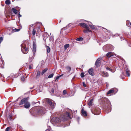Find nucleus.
I'll return each mask as SVG.
<instances>
[{
    "label": "nucleus",
    "instance_id": "obj_51",
    "mask_svg": "<svg viewBox=\"0 0 131 131\" xmlns=\"http://www.w3.org/2000/svg\"><path fill=\"white\" fill-rule=\"evenodd\" d=\"M52 91V92H53V91H53V90Z\"/></svg>",
    "mask_w": 131,
    "mask_h": 131
},
{
    "label": "nucleus",
    "instance_id": "obj_50",
    "mask_svg": "<svg viewBox=\"0 0 131 131\" xmlns=\"http://www.w3.org/2000/svg\"><path fill=\"white\" fill-rule=\"evenodd\" d=\"M52 91V92H53V91H53V90Z\"/></svg>",
    "mask_w": 131,
    "mask_h": 131
},
{
    "label": "nucleus",
    "instance_id": "obj_2",
    "mask_svg": "<svg viewBox=\"0 0 131 131\" xmlns=\"http://www.w3.org/2000/svg\"><path fill=\"white\" fill-rule=\"evenodd\" d=\"M29 43L28 41L26 40L24 41L21 45V51L24 54L27 53L28 51V48L26 47V46L28 45Z\"/></svg>",
    "mask_w": 131,
    "mask_h": 131
},
{
    "label": "nucleus",
    "instance_id": "obj_26",
    "mask_svg": "<svg viewBox=\"0 0 131 131\" xmlns=\"http://www.w3.org/2000/svg\"><path fill=\"white\" fill-rule=\"evenodd\" d=\"M36 31V29L35 28H34L32 32V34L33 36H35V35Z\"/></svg>",
    "mask_w": 131,
    "mask_h": 131
},
{
    "label": "nucleus",
    "instance_id": "obj_3",
    "mask_svg": "<svg viewBox=\"0 0 131 131\" xmlns=\"http://www.w3.org/2000/svg\"><path fill=\"white\" fill-rule=\"evenodd\" d=\"M61 120L63 121H65L67 120L71 119L70 116V113L66 112L65 113L62 115L61 117Z\"/></svg>",
    "mask_w": 131,
    "mask_h": 131
},
{
    "label": "nucleus",
    "instance_id": "obj_15",
    "mask_svg": "<svg viewBox=\"0 0 131 131\" xmlns=\"http://www.w3.org/2000/svg\"><path fill=\"white\" fill-rule=\"evenodd\" d=\"M93 70V69H91L89 70L88 71L89 73L92 76H93L94 74Z\"/></svg>",
    "mask_w": 131,
    "mask_h": 131
},
{
    "label": "nucleus",
    "instance_id": "obj_25",
    "mask_svg": "<svg viewBox=\"0 0 131 131\" xmlns=\"http://www.w3.org/2000/svg\"><path fill=\"white\" fill-rule=\"evenodd\" d=\"M12 10L13 12L15 14H16L17 12V11L15 8H12Z\"/></svg>",
    "mask_w": 131,
    "mask_h": 131
},
{
    "label": "nucleus",
    "instance_id": "obj_5",
    "mask_svg": "<svg viewBox=\"0 0 131 131\" xmlns=\"http://www.w3.org/2000/svg\"><path fill=\"white\" fill-rule=\"evenodd\" d=\"M51 121L55 123H59L61 122L60 119L59 118L56 117L53 118L51 119Z\"/></svg>",
    "mask_w": 131,
    "mask_h": 131
},
{
    "label": "nucleus",
    "instance_id": "obj_6",
    "mask_svg": "<svg viewBox=\"0 0 131 131\" xmlns=\"http://www.w3.org/2000/svg\"><path fill=\"white\" fill-rule=\"evenodd\" d=\"M118 90L117 89L115 88H113L109 90V91L107 92V95L109 96H110L109 94L111 93H116Z\"/></svg>",
    "mask_w": 131,
    "mask_h": 131
},
{
    "label": "nucleus",
    "instance_id": "obj_49",
    "mask_svg": "<svg viewBox=\"0 0 131 131\" xmlns=\"http://www.w3.org/2000/svg\"><path fill=\"white\" fill-rule=\"evenodd\" d=\"M130 25L131 26V23H130Z\"/></svg>",
    "mask_w": 131,
    "mask_h": 131
},
{
    "label": "nucleus",
    "instance_id": "obj_17",
    "mask_svg": "<svg viewBox=\"0 0 131 131\" xmlns=\"http://www.w3.org/2000/svg\"><path fill=\"white\" fill-rule=\"evenodd\" d=\"M126 74L128 77H129L130 75V72L128 69H127L126 70Z\"/></svg>",
    "mask_w": 131,
    "mask_h": 131
},
{
    "label": "nucleus",
    "instance_id": "obj_31",
    "mask_svg": "<svg viewBox=\"0 0 131 131\" xmlns=\"http://www.w3.org/2000/svg\"><path fill=\"white\" fill-rule=\"evenodd\" d=\"M54 75V74L53 73H52L51 74L49 75L48 76V78H50L53 77Z\"/></svg>",
    "mask_w": 131,
    "mask_h": 131
},
{
    "label": "nucleus",
    "instance_id": "obj_32",
    "mask_svg": "<svg viewBox=\"0 0 131 131\" xmlns=\"http://www.w3.org/2000/svg\"><path fill=\"white\" fill-rule=\"evenodd\" d=\"M63 75V74H62L61 75H60L59 76H57L56 79L55 81H56V80L58 79L60 77H61Z\"/></svg>",
    "mask_w": 131,
    "mask_h": 131
},
{
    "label": "nucleus",
    "instance_id": "obj_24",
    "mask_svg": "<svg viewBox=\"0 0 131 131\" xmlns=\"http://www.w3.org/2000/svg\"><path fill=\"white\" fill-rule=\"evenodd\" d=\"M93 99H91L88 102V105L89 106H91L92 105Z\"/></svg>",
    "mask_w": 131,
    "mask_h": 131
},
{
    "label": "nucleus",
    "instance_id": "obj_23",
    "mask_svg": "<svg viewBox=\"0 0 131 131\" xmlns=\"http://www.w3.org/2000/svg\"><path fill=\"white\" fill-rule=\"evenodd\" d=\"M86 30H84V32H90V30L89 29V27L88 26V28H86Z\"/></svg>",
    "mask_w": 131,
    "mask_h": 131
},
{
    "label": "nucleus",
    "instance_id": "obj_21",
    "mask_svg": "<svg viewBox=\"0 0 131 131\" xmlns=\"http://www.w3.org/2000/svg\"><path fill=\"white\" fill-rule=\"evenodd\" d=\"M48 70V69L47 68H45L44 70H43L41 73V74L42 75H43Z\"/></svg>",
    "mask_w": 131,
    "mask_h": 131
},
{
    "label": "nucleus",
    "instance_id": "obj_1",
    "mask_svg": "<svg viewBox=\"0 0 131 131\" xmlns=\"http://www.w3.org/2000/svg\"><path fill=\"white\" fill-rule=\"evenodd\" d=\"M104 106L106 109V111L108 113L111 111V105L110 101L107 99H105L104 103Z\"/></svg>",
    "mask_w": 131,
    "mask_h": 131
},
{
    "label": "nucleus",
    "instance_id": "obj_42",
    "mask_svg": "<svg viewBox=\"0 0 131 131\" xmlns=\"http://www.w3.org/2000/svg\"><path fill=\"white\" fill-rule=\"evenodd\" d=\"M8 118L10 120H11V116L9 114Z\"/></svg>",
    "mask_w": 131,
    "mask_h": 131
},
{
    "label": "nucleus",
    "instance_id": "obj_44",
    "mask_svg": "<svg viewBox=\"0 0 131 131\" xmlns=\"http://www.w3.org/2000/svg\"><path fill=\"white\" fill-rule=\"evenodd\" d=\"M18 16L19 17H21V15L19 14Z\"/></svg>",
    "mask_w": 131,
    "mask_h": 131
},
{
    "label": "nucleus",
    "instance_id": "obj_10",
    "mask_svg": "<svg viewBox=\"0 0 131 131\" xmlns=\"http://www.w3.org/2000/svg\"><path fill=\"white\" fill-rule=\"evenodd\" d=\"M38 114L40 115H42L43 113V111L42 108H41L40 109L38 110Z\"/></svg>",
    "mask_w": 131,
    "mask_h": 131
},
{
    "label": "nucleus",
    "instance_id": "obj_29",
    "mask_svg": "<svg viewBox=\"0 0 131 131\" xmlns=\"http://www.w3.org/2000/svg\"><path fill=\"white\" fill-rule=\"evenodd\" d=\"M69 46V44H67L65 45L64 46V48L65 49H67L68 47Z\"/></svg>",
    "mask_w": 131,
    "mask_h": 131
},
{
    "label": "nucleus",
    "instance_id": "obj_48",
    "mask_svg": "<svg viewBox=\"0 0 131 131\" xmlns=\"http://www.w3.org/2000/svg\"><path fill=\"white\" fill-rule=\"evenodd\" d=\"M33 26V25L32 24V25H30V27H32Z\"/></svg>",
    "mask_w": 131,
    "mask_h": 131
},
{
    "label": "nucleus",
    "instance_id": "obj_13",
    "mask_svg": "<svg viewBox=\"0 0 131 131\" xmlns=\"http://www.w3.org/2000/svg\"><path fill=\"white\" fill-rule=\"evenodd\" d=\"M79 25L81 26H82L84 28H88V26L86 25L84 23H81L79 24Z\"/></svg>",
    "mask_w": 131,
    "mask_h": 131
},
{
    "label": "nucleus",
    "instance_id": "obj_30",
    "mask_svg": "<svg viewBox=\"0 0 131 131\" xmlns=\"http://www.w3.org/2000/svg\"><path fill=\"white\" fill-rule=\"evenodd\" d=\"M20 30V29H13V30L14 32H16L19 31Z\"/></svg>",
    "mask_w": 131,
    "mask_h": 131
},
{
    "label": "nucleus",
    "instance_id": "obj_54",
    "mask_svg": "<svg viewBox=\"0 0 131 131\" xmlns=\"http://www.w3.org/2000/svg\"><path fill=\"white\" fill-rule=\"evenodd\" d=\"M30 28H29V29H30Z\"/></svg>",
    "mask_w": 131,
    "mask_h": 131
},
{
    "label": "nucleus",
    "instance_id": "obj_34",
    "mask_svg": "<svg viewBox=\"0 0 131 131\" xmlns=\"http://www.w3.org/2000/svg\"><path fill=\"white\" fill-rule=\"evenodd\" d=\"M100 113V111H99L96 112V111H95L94 114L96 115H98Z\"/></svg>",
    "mask_w": 131,
    "mask_h": 131
},
{
    "label": "nucleus",
    "instance_id": "obj_55",
    "mask_svg": "<svg viewBox=\"0 0 131 131\" xmlns=\"http://www.w3.org/2000/svg\"><path fill=\"white\" fill-rule=\"evenodd\" d=\"M30 28H29V29H30Z\"/></svg>",
    "mask_w": 131,
    "mask_h": 131
},
{
    "label": "nucleus",
    "instance_id": "obj_38",
    "mask_svg": "<svg viewBox=\"0 0 131 131\" xmlns=\"http://www.w3.org/2000/svg\"><path fill=\"white\" fill-rule=\"evenodd\" d=\"M3 38L1 37H0V43H1L2 41H3Z\"/></svg>",
    "mask_w": 131,
    "mask_h": 131
},
{
    "label": "nucleus",
    "instance_id": "obj_19",
    "mask_svg": "<svg viewBox=\"0 0 131 131\" xmlns=\"http://www.w3.org/2000/svg\"><path fill=\"white\" fill-rule=\"evenodd\" d=\"M46 48L47 52L48 53L49 52H50V49L49 47L48 46H46Z\"/></svg>",
    "mask_w": 131,
    "mask_h": 131
},
{
    "label": "nucleus",
    "instance_id": "obj_14",
    "mask_svg": "<svg viewBox=\"0 0 131 131\" xmlns=\"http://www.w3.org/2000/svg\"><path fill=\"white\" fill-rule=\"evenodd\" d=\"M114 55V53L112 52H109L108 53L106 54V57L109 58L110 57Z\"/></svg>",
    "mask_w": 131,
    "mask_h": 131
},
{
    "label": "nucleus",
    "instance_id": "obj_22",
    "mask_svg": "<svg viewBox=\"0 0 131 131\" xmlns=\"http://www.w3.org/2000/svg\"><path fill=\"white\" fill-rule=\"evenodd\" d=\"M40 72L38 71H37V75H36V77L37 78H39L40 76Z\"/></svg>",
    "mask_w": 131,
    "mask_h": 131
},
{
    "label": "nucleus",
    "instance_id": "obj_43",
    "mask_svg": "<svg viewBox=\"0 0 131 131\" xmlns=\"http://www.w3.org/2000/svg\"><path fill=\"white\" fill-rule=\"evenodd\" d=\"M106 86L107 87H108V82H106Z\"/></svg>",
    "mask_w": 131,
    "mask_h": 131
},
{
    "label": "nucleus",
    "instance_id": "obj_18",
    "mask_svg": "<svg viewBox=\"0 0 131 131\" xmlns=\"http://www.w3.org/2000/svg\"><path fill=\"white\" fill-rule=\"evenodd\" d=\"M32 51L33 52V55L35 54V52L36 51V47L35 46V45L34 44L33 45V47L32 49Z\"/></svg>",
    "mask_w": 131,
    "mask_h": 131
},
{
    "label": "nucleus",
    "instance_id": "obj_37",
    "mask_svg": "<svg viewBox=\"0 0 131 131\" xmlns=\"http://www.w3.org/2000/svg\"><path fill=\"white\" fill-rule=\"evenodd\" d=\"M89 26L92 28L94 29L95 28L93 26L89 24Z\"/></svg>",
    "mask_w": 131,
    "mask_h": 131
},
{
    "label": "nucleus",
    "instance_id": "obj_35",
    "mask_svg": "<svg viewBox=\"0 0 131 131\" xmlns=\"http://www.w3.org/2000/svg\"><path fill=\"white\" fill-rule=\"evenodd\" d=\"M67 93V91L66 90H64L63 92V95H65Z\"/></svg>",
    "mask_w": 131,
    "mask_h": 131
},
{
    "label": "nucleus",
    "instance_id": "obj_40",
    "mask_svg": "<svg viewBox=\"0 0 131 131\" xmlns=\"http://www.w3.org/2000/svg\"><path fill=\"white\" fill-rule=\"evenodd\" d=\"M106 69L107 70H109L111 71H112V70L111 69H110V68H108V67H107L106 68Z\"/></svg>",
    "mask_w": 131,
    "mask_h": 131
},
{
    "label": "nucleus",
    "instance_id": "obj_36",
    "mask_svg": "<svg viewBox=\"0 0 131 131\" xmlns=\"http://www.w3.org/2000/svg\"><path fill=\"white\" fill-rule=\"evenodd\" d=\"M81 76L82 78H83L84 76V75L83 73H81Z\"/></svg>",
    "mask_w": 131,
    "mask_h": 131
},
{
    "label": "nucleus",
    "instance_id": "obj_28",
    "mask_svg": "<svg viewBox=\"0 0 131 131\" xmlns=\"http://www.w3.org/2000/svg\"><path fill=\"white\" fill-rule=\"evenodd\" d=\"M5 3L7 5L10 4V2L9 0H6L5 2Z\"/></svg>",
    "mask_w": 131,
    "mask_h": 131
},
{
    "label": "nucleus",
    "instance_id": "obj_4",
    "mask_svg": "<svg viewBox=\"0 0 131 131\" xmlns=\"http://www.w3.org/2000/svg\"><path fill=\"white\" fill-rule=\"evenodd\" d=\"M46 100L47 102L50 106V109L51 110L54 109L56 105V103L54 102L49 99H47Z\"/></svg>",
    "mask_w": 131,
    "mask_h": 131
},
{
    "label": "nucleus",
    "instance_id": "obj_8",
    "mask_svg": "<svg viewBox=\"0 0 131 131\" xmlns=\"http://www.w3.org/2000/svg\"><path fill=\"white\" fill-rule=\"evenodd\" d=\"M27 101V98H24L22 99L20 102L19 103V105H21L24 104H25Z\"/></svg>",
    "mask_w": 131,
    "mask_h": 131
},
{
    "label": "nucleus",
    "instance_id": "obj_41",
    "mask_svg": "<svg viewBox=\"0 0 131 131\" xmlns=\"http://www.w3.org/2000/svg\"><path fill=\"white\" fill-rule=\"evenodd\" d=\"M24 80H25V78H24V76L22 77L21 78V80L22 81H24Z\"/></svg>",
    "mask_w": 131,
    "mask_h": 131
},
{
    "label": "nucleus",
    "instance_id": "obj_12",
    "mask_svg": "<svg viewBox=\"0 0 131 131\" xmlns=\"http://www.w3.org/2000/svg\"><path fill=\"white\" fill-rule=\"evenodd\" d=\"M112 47V46L111 45H107L104 46L103 47V49L104 51H105L106 50V49L108 47H111V49H113V47Z\"/></svg>",
    "mask_w": 131,
    "mask_h": 131
},
{
    "label": "nucleus",
    "instance_id": "obj_46",
    "mask_svg": "<svg viewBox=\"0 0 131 131\" xmlns=\"http://www.w3.org/2000/svg\"><path fill=\"white\" fill-rule=\"evenodd\" d=\"M45 131H50V130L49 129H47Z\"/></svg>",
    "mask_w": 131,
    "mask_h": 131
},
{
    "label": "nucleus",
    "instance_id": "obj_39",
    "mask_svg": "<svg viewBox=\"0 0 131 131\" xmlns=\"http://www.w3.org/2000/svg\"><path fill=\"white\" fill-rule=\"evenodd\" d=\"M83 86L84 87H86V85L85 84V83L84 82H83Z\"/></svg>",
    "mask_w": 131,
    "mask_h": 131
},
{
    "label": "nucleus",
    "instance_id": "obj_9",
    "mask_svg": "<svg viewBox=\"0 0 131 131\" xmlns=\"http://www.w3.org/2000/svg\"><path fill=\"white\" fill-rule=\"evenodd\" d=\"M101 60V59L99 58L96 61L95 63V64L97 67L98 66H100V65Z\"/></svg>",
    "mask_w": 131,
    "mask_h": 131
},
{
    "label": "nucleus",
    "instance_id": "obj_33",
    "mask_svg": "<svg viewBox=\"0 0 131 131\" xmlns=\"http://www.w3.org/2000/svg\"><path fill=\"white\" fill-rule=\"evenodd\" d=\"M10 128L11 127H7L5 129V131H10L9 130Z\"/></svg>",
    "mask_w": 131,
    "mask_h": 131
},
{
    "label": "nucleus",
    "instance_id": "obj_45",
    "mask_svg": "<svg viewBox=\"0 0 131 131\" xmlns=\"http://www.w3.org/2000/svg\"><path fill=\"white\" fill-rule=\"evenodd\" d=\"M29 69H31L32 67H31V66H30V65L29 66Z\"/></svg>",
    "mask_w": 131,
    "mask_h": 131
},
{
    "label": "nucleus",
    "instance_id": "obj_20",
    "mask_svg": "<svg viewBox=\"0 0 131 131\" xmlns=\"http://www.w3.org/2000/svg\"><path fill=\"white\" fill-rule=\"evenodd\" d=\"M65 68L67 69V71L68 72H69L71 69V68L69 66H67L65 67Z\"/></svg>",
    "mask_w": 131,
    "mask_h": 131
},
{
    "label": "nucleus",
    "instance_id": "obj_11",
    "mask_svg": "<svg viewBox=\"0 0 131 131\" xmlns=\"http://www.w3.org/2000/svg\"><path fill=\"white\" fill-rule=\"evenodd\" d=\"M30 106V103L28 101L24 104V106L25 107L27 108H29Z\"/></svg>",
    "mask_w": 131,
    "mask_h": 131
},
{
    "label": "nucleus",
    "instance_id": "obj_47",
    "mask_svg": "<svg viewBox=\"0 0 131 131\" xmlns=\"http://www.w3.org/2000/svg\"><path fill=\"white\" fill-rule=\"evenodd\" d=\"M29 58H30V59H31L32 60L33 59V57H29Z\"/></svg>",
    "mask_w": 131,
    "mask_h": 131
},
{
    "label": "nucleus",
    "instance_id": "obj_53",
    "mask_svg": "<svg viewBox=\"0 0 131 131\" xmlns=\"http://www.w3.org/2000/svg\"><path fill=\"white\" fill-rule=\"evenodd\" d=\"M30 56H31V55H30V56H29V57H30Z\"/></svg>",
    "mask_w": 131,
    "mask_h": 131
},
{
    "label": "nucleus",
    "instance_id": "obj_16",
    "mask_svg": "<svg viewBox=\"0 0 131 131\" xmlns=\"http://www.w3.org/2000/svg\"><path fill=\"white\" fill-rule=\"evenodd\" d=\"M82 114L83 116H87V112L82 109L81 110Z\"/></svg>",
    "mask_w": 131,
    "mask_h": 131
},
{
    "label": "nucleus",
    "instance_id": "obj_7",
    "mask_svg": "<svg viewBox=\"0 0 131 131\" xmlns=\"http://www.w3.org/2000/svg\"><path fill=\"white\" fill-rule=\"evenodd\" d=\"M100 75L104 77H107L109 75L107 72L105 71H101L100 73Z\"/></svg>",
    "mask_w": 131,
    "mask_h": 131
},
{
    "label": "nucleus",
    "instance_id": "obj_52",
    "mask_svg": "<svg viewBox=\"0 0 131 131\" xmlns=\"http://www.w3.org/2000/svg\"><path fill=\"white\" fill-rule=\"evenodd\" d=\"M126 25H127V23H126Z\"/></svg>",
    "mask_w": 131,
    "mask_h": 131
},
{
    "label": "nucleus",
    "instance_id": "obj_27",
    "mask_svg": "<svg viewBox=\"0 0 131 131\" xmlns=\"http://www.w3.org/2000/svg\"><path fill=\"white\" fill-rule=\"evenodd\" d=\"M83 38L81 37H80L79 38H77L76 39V40L78 41H82L83 40Z\"/></svg>",
    "mask_w": 131,
    "mask_h": 131
}]
</instances>
